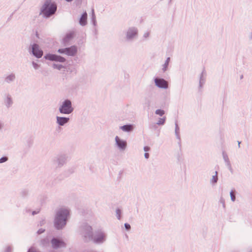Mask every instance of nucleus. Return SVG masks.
<instances>
[{"instance_id":"obj_11","label":"nucleus","mask_w":252,"mask_h":252,"mask_svg":"<svg viewBox=\"0 0 252 252\" xmlns=\"http://www.w3.org/2000/svg\"><path fill=\"white\" fill-rule=\"evenodd\" d=\"M218 180V172H215V175H213L210 180V184L213 186H215Z\"/></svg>"},{"instance_id":"obj_7","label":"nucleus","mask_w":252,"mask_h":252,"mask_svg":"<svg viewBox=\"0 0 252 252\" xmlns=\"http://www.w3.org/2000/svg\"><path fill=\"white\" fill-rule=\"evenodd\" d=\"M58 52L60 53L65 54L68 56H74L77 53V48L75 46H71L70 48L59 49Z\"/></svg>"},{"instance_id":"obj_30","label":"nucleus","mask_w":252,"mask_h":252,"mask_svg":"<svg viewBox=\"0 0 252 252\" xmlns=\"http://www.w3.org/2000/svg\"><path fill=\"white\" fill-rule=\"evenodd\" d=\"M170 58H169V57H168V58L166 59V60H165V63H167L168 64H169V62H170Z\"/></svg>"},{"instance_id":"obj_1","label":"nucleus","mask_w":252,"mask_h":252,"mask_svg":"<svg viewBox=\"0 0 252 252\" xmlns=\"http://www.w3.org/2000/svg\"><path fill=\"white\" fill-rule=\"evenodd\" d=\"M68 215L69 211L67 209H61L58 212L55 219V226L57 229H61L65 225Z\"/></svg>"},{"instance_id":"obj_14","label":"nucleus","mask_w":252,"mask_h":252,"mask_svg":"<svg viewBox=\"0 0 252 252\" xmlns=\"http://www.w3.org/2000/svg\"><path fill=\"white\" fill-rule=\"evenodd\" d=\"M57 119L58 123L61 126H63L67 123L69 120V118L60 117H57Z\"/></svg>"},{"instance_id":"obj_32","label":"nucleus","mask_w":252,"mask_h":252,"mask_svg":"<svg viewBox=\"0 0 252 252\" xmlns=\"http://www.w3.org/2000/svg\"><path fill=\"white\" fill-rule=\"evenodd\" d=\"M33 65L35 68H37L38 67V65L37 64L34 63Z\"/></svg>"},{"instance_id":"obj_18","label":"nucleus","mask_w":252,"mask_h":252,"mask_svg":"<svg viewBox=\"0 0 252 252\" xmlns=\"http://www.w3.org/2000/svg\"><path fill=\"white\" fill-rule=\"evenodd\" d=\"M155 113L160 116H163L165 114V111L161 109H157L155 111Z\"/></svg>"},{"instance_id":"obj_13","label":"nucleus","mask_w":252,"mask_h":252,"mask_svg":"<svg viewBox=\"0 0 252 252\" xmlns=\"http://www.w3.org/2000/svg\"><path fill=\"white\" fill-rule=\"evenodd\" d=\"M120 129L125 132L131 131L133 129V126L132 125H126L120 126Z\"/></svg>"},{"instance_id":"obj_28","label":"nucleus","mask_w":252,"mask_h":252,"mask_svg":"<svg viewBox=\"0 0 252 252\" xmlns=\"http://www.w3.org/2000/svg\"><path fill=\"white\" fill-rule=\"evenodd\" d=\"M150 150V148L148 146H145L144 147V151L147 153V152L149 151Z\"/></svg>"},{"instance_id":"obj_34","label":"nucleus","mask_w":252,"mask_h":252,"mask_svg":"<svg viewBox=\"0 0 252 252\" xmlns=\"http://www.w3.org/2000/svg\"><path fill=\"white\" fill-rule=\"evenodd\" d=\"M250 38L252 39V32L250 34Z\"/></svg>"},{"instance_id":"obj_15","label":"nucleus","mask_w":252,"mask_h":252,"mask_svg":"<svg viewBox=\"0 0 252 252\" xmlns=\"http://www.w3.org/2000/svg\"><path fill=\"white\" fill-rule=\"evenodd\" d=\"M87 14L86 13H84L80 20V23L81 25H85L87 23Z\"/></svg>"},{"instance_id":"obj_36","label":"nucleus","mask_w":252,"mask_h":252,"mask_svg":"<svg viewBox=\"0 0 252 252\" xmlns=\"http://www.w3.org/2000/svg\"><path fill=\"white\" fill-rule=\"evenodd\" d=\"M248 252H252V248L251 249H250Z\"/></svg>"},{"instance_id":"obj_10","label":"nucleus","mask_w":252,"mask_h":252,"mask_svg":"<svg viewBox=\"0 0 252 252\" xmlns=\"http://www.w3.org/2000/svg\"><path fill=\"white\" fill-rule=\"evenodd\" d=\"M52 244L53 247L55 248H57L60 247H63L65 245L63 242L60 241L56 239H53L52 240Z\"/></svg>"},{"instance_id":"obj_25","label":"nucleus","mask_w":252,"mask_h":252,"mask_svg":"<svg viewBox=\"0 0 252 252\" xmlns=\"http://www.w3.org/2000/svg\"><path fill=\"white\" fill-rule=\"evenodd\" d=\"M15 78V76L14 75H9V76H8L7 78H6V81L7 82H8L9 81H11V80H13Z\"/></svg>"},{"instance_id":"obj_29","label":"nucleus","mask_w":252,"mask_h":252,"mask_svg":"<svg viewBox=\"0 0 252 252\" xmlns=\"http://www.w3.org/2000/svg\"><path fill=\"white\" fill-rule=\"evenodd\" d=\"M144 157L145 158L148 159L149 158V154L148 153H145L144 154Z\"/></svg>"},{"instance_id":"obj_16","label":"nucleus","mask_w":252,"mask_h":252,"mask_svg":"<svg viewBox=\"0 0 252 252\" xmlns=\"http://www.w3.org/2000/svg\"><path fill=\"white\" fill-rule=\"evenodd\" d=\"M122 213V209L120 208H117L115 210V215L118 220H120L121 219V215Z\"/></svg>"},{"instance_id":"obj_12","label":"nucleus","mask_w":252,"mask_h":252,"mask_svg":"<svg viewBox=\"0 0 252 252\" xmlns=\"http://www.w3.org/2000/svg\"><path fill=\"white\" fill-rule=\"evenodd\" d=\"M104 240V236L103 233H98L97 235H95L94 241L96 243H100Z\"/></svg>"},{"instance_id":"obj_17","label":"nucleus","mask_w":252,"mask_h":252,"mask_svg":"<svg viewBox=\"0 0 252 252\" xmlns=\"http://www.w3.org/2000/svg\"><path fill=\"white\" fill-rule=\"evenodd\" d=\"M205 77H204V75L203 73H201L200 76V79H199V86L200 87H202L203 85H204L205 83Z\"/></svg>"},{"instance_id":"obj_5","label":"nucleus","mask_w":252,"mask_h":252,"mask_svg":"<svg viewBox=\"0 0 252 252\" xmlns=\"http://www.w3.org/2000/svg\"><path fill=\"white\" fill-rule=\"evenodd\" d=\"M155 86L159 89H167L168 88V82L165 79L161 78L154 79Z\"/></svg>"},{"instance_id":"obj_33","label":"nucleus","mask_w":252,"mask_h":252,"mask_svg":"<svg viewBox=\"0 0 252 252\" xmlns=\"http://www.w3.org/2000/svg\"><path fill=\"white\" fill-rule=\"evenodd\" d=\"M243 75H241L240 76V79H243Z\"/></svg>"},{"instance_id":"obj_22","label":"nucleus","mask_w":252,"mask_h":252,"mask_svg":"<svg viewBox=\"0 0 252 252\" xmlns=\"http://www.w3.org/2000/svg\"><path fill=\"white\" fill-rule=\"evenodd\" d=\"M169 64L164 62V64L162 65V71L164 72L168 69V66Z\"/></svg>"},{"instance_id":"obj_19","label":"nucleus","mask_w":252,"mask_h":252,"mask_svg":"<svg viewBox=\"0 0 252 252\" xmlns=\"http://www.w3.org/2000/svg\"><path fill=\"white\" fill-rule=\"evenodd\" d=\"M179 127L177 125V123L175 124V135L177 137V138H179Z\"/></svg>"},{"instance_id":"obj_9","label":"nucleus","mask_w":252,"mask_h":252,"mask_svg":"<svg viewBox=\"0 0 252 252\" xmlns=\"http://www.w3.org/2000/svg\"><path fill=\"white\" fill-rule=\"evenodd\" d=\"M32 53L37 58H40L43 54L42 50L39 48V46L36 44H34L32 46Z\"/></svg>"},{"instance_id":"obj_31","label":"nucleus","mask_w":252,"mask_h":252,"mask_svg":"<svg viewBox=\"0 0 252 252\" xmlns=\"http://www.w3.org/2000/svg\"><path fill=\"white\" fill-rule=\"evenodd\" d=\"M28 252H36L35 250H34L33 249H31L29 250Z\"/></svg>"},{"instance_id":"obj_26","label":"nucleus","mask_w":252,"mask_h":252,"mask_svg":"<svg viewBox=\"0 0 252 252\" xmlns=\"http://www.w3.org/2000/svg\"><path fill=\"white\" fill-rule=\"evenodd\" d=\"M126 229L127 231L129 230L131 228V226L129 224L126 223L124 224Z\"/></svg>"},{"instance_id":"obj_3","label":"nucleus","mask_w":252,"mask_h":252,"mask_svg":"<svg viewBox=\"0 0 252 252\" xmlns=\"http://www.w3.org/2000/svg\"><path fill=\"white\" fill-rule=\"evenodd\" d=\"M138 35V30L136 27H128L125 32V39L126 41L131 42L136 39Z\"/></svg>"},{"instance_id":"obj_23","label":"nucleus","mask_w":252,"mask_h":252,"mask_svg":"<svg viewBox=\"0 0 252 252\" xmlns=\"http://www.w3.org/2000/svg\"><path fill=\"white\" fill-rule=\"evenodd\" d=\"M150 35V32L148 31H146L144 32L143 34V37L144 39H147Z\"/></svg>"},{"instance_id":"obj_21","label":"nucleus","mask_w":252,"mask_h":252,"mask_svg":"<svg viewBox=\"0 0 252 252\" xmlns=\"http://www.w3.org/2000/svg\"><path fill=\"white\" fill-rule=\"evenodd\" d=\"M223 158L225 162L226 163V164L227 165H230V162L229 160V158L226 154L223 153Z\"/></svg>"},{"instance_id":"obj_8","label":"nucleus","mask_w":252,"mask_h":252,"mask_svg":"<svg viewBox=\"0 0 252 252\" xmlns=\"http://www.w3.org/2000/svg\"><path fill=\"white\" fill-rule=\"evenodd\" d=\"M45 58L50 61H55L60 62H64L65 61L64 58L53 54H48L45 56Z\"/></svg>"},{"instance_id":"obj_4","label":"nucleus","mask_w":252,"mask_h":252,"mask_svg":"<svg viewBox=\"0 0 252 252\" xmlns=\"http://www.w3.org/2000/svg\"><path fill=\"white\" fill-rule=\"evenodd\" d=\"M72 111L73 108L71 107V103L68 100H65L60 108V112L63 114H69Z\"/></svg>"},{"instance_id":"obj_27","label":"nucleus","mask_w":252,"mask_h":252,"mask_svg":"<svg viewBox=\"0 0 252 252\" xmlns=\"http://www.w3.org/2000/svg\"><path fill=\"white\" fill-rule=\"evenodd\" d=\"M7 160V158L6 157L1 158L0 159V163H2L6 161Z\"/></svg>"},{"instance_id":"obj_2","label":"nucleus","mask_w":252,"mask_h":252,"mask_svg":"<svg viewBox=\"0 0 252 252\" xmlns=\"http://www.w3.org/2000/svg\"><path fill=\"white\" fill-rule=\"evenodd\" d=\"M57 9V6L50 0H47L43 5L41 12L46 17H49L53 14Z\"/></svg>"},{"instance_id":"obj_24","label":"nucleus","mask_w":252,"mask_h":252,"mask_svg":"<svg viewBox=\"0 0 252 252\" xmlns=\"http://www.w3.org/2000/svg\"><path fill=\"white\" fill-rule=\"evenodd\" d=\"M230 196L231 198V200L232 202H234L236 200L235 195L234 194V191L231 190L230 192Z\"/></svg>"},{"instance_id":"obj_35","label":"nucleus","mask_w":252,"mask_h":252,"mask_svg":"<svg viewBox=\"0 0 252 252\" xmlns=\"http://www.w3.org/2000/svg\"><path fill=\"white\" fill-rule=\"evenodd\" d=\"M56 67L57 68H58V69H59L61 68V66H56Z\"/></svg>"},{"instance_id":"obj_6","label":"nucleus","mask_w":252,"mask_h":252,"mask_svg":"<svg viewBox=\"0 0 252 252\" xmlns=\"http://www.w3.org/2000/svg\"><path fill=\"white\" fill-rule=\"evenodd\" d=\"M115 144L118 149L120 151H124L127 147V142L126 141L121 139L118 136H116L115 138Z\"/></svg>"},{"instance_id":"obj_20","label":"nucleus","mask_w":252,"mask_h":252,"mask_svg":"<svg viewBox=\"0 0 252 252\" xmlns=\"http://www.w3.org/2000/svg\"><path fill=\"white\" fill-rule=\"evenodd\" d=\"M166 118L163 117L162 118H159L158 120V122L157 123V124L158 125H163L165 121Z\"/></svg>"}]
</instances>
